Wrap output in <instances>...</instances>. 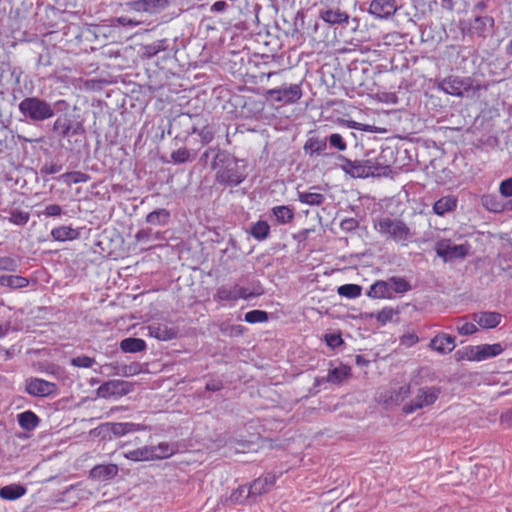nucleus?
<instances>
[{"mask_svg": "<svg viewBox=\"0 0 512 512\" xmlns=\"http://www.w3.org/2000/svg\"><path fill=\"white\" fill-rule=\"evenodd\" d=\"M25 390L34 397H49L56 394L57 385L41 378H30L26 380Z\"/></svg>", "mask_w": 512, "mask_h": 512, "instance_id": "9b49d317", "label": "nucleus"}, {"mask_svg": "<svg viewBox=\"0 0 512 512\" xmlns=\"http://www.w3.org/2000/svg\"><path fill=\"white\" fill-rule=\"evenodd\" d=\"M276 476L274 474L268 473L262 477L254 480L249 486L250 494L253 499L257 496L262 495L263 493L268 492L275 484Z\"/></svg>", "mask_w": 512, "mask_h": 512, "instance_id": "2eb2a0df", "label": "nucleus"}, {"mask_svg": "<svg viewBox=\"0 0 512 512\" xmlns=\"http://www.w3.org/2000/svg\"><path fill=\"white\" fill-rule=\"evenodd\" d=\"M397 314V311H395L391 307H384L379 312L372 314V317H375L378 322H380L382 325H385L386 323L392 321L394 315Z\"/></svg>", "mask_w": 512, "mask_h": 512, "instance_id": "3c124183", "label": "nucleus"}, {"mask_svg": "<svg viewBox=\"0 0 512 512\" xmlns=\"http://www.w3.org/2000/svg\"><path fill=\"white\" fill-rule=\"evenodd\" d=\"M118 466L116 464H99L90 470V478L93 480L105 482L113 479L118 474Z\"/></svg>", "mask_w": 512, "mask_h": 512, "instance_id": "a211bd4d", "label": "nucleus"}, {"mask_svg": "<svg viewBox=\"0 0 512 512\" xmlns=\"http://www.w3.org/2000/svg\"><path fill=\"white\" fill-rule=\"evenodd\" d=\"M481 204L486 210L493 213H500L505 209V204L496 194H484L481 197Z\"/></svg>", "mask_w": 512, "mask_h": 512, "instance_id": "c85d7f7f", "label": "nucleus"}, {"mask_svg": "<svg viewBox=\"0 0 512 512\" xmlns=\"http://www.w3.org/2000/svg\"><path fill=\"white\" fill-rule=\"evenodd\" d=\"M5 212L8 213L7 219L9 222L18 226H24L30 219V214L23 210L11 208L5 210Z\"/></svg>", "mask_w": 512, "mask_h": 512, "instance_id": "ea45409f", "label": "nucleus"}, {"mask_svg": "<svg viewBox=\"0 0 512 512\" xmlns=\"http://www.w3.org/2000/svg\"><path fill=\"white\" fill-rule=\"evenodd\" d=\"M374 228L387 240H392L403 247L408 246L414 237L406 223L397 218L381 217L374 222Z\"/></svg>", "mask_w": 512, "mask_h": 512, "instance_id": "f03ea898", "label": "nucleus"}, {"mask_svg": "<svg viewBox=\"0 0 512 512\" xmlns=\"http://www.w3.org/2000/svg\"><path fill=\"white\" fill-rule=\"evenodd\" d=\"M123 457L134 462L153 461L152 450L148 445L124 452Z\"/></svg>", "mask_w": 512, "mask_h": 512, "instance_id": "473e14b6", "label": "nucleus"}, {"mask_svg": "<svg viewBox=\"0 0 512 512\" xmlns=\"http://www.w3.org/2000/svg\"><path fill=\"white\" fill-rule=\"evenodd\" d=\"M340 227L343 231L350 232L358 227V221L354 218H346L341 221Z\"/></svg>", "mask_w": 512, "mask_h": 512, "instance_id": "0e129e2a", "label": "nucleus"}, {"mask_svg": "<svg viewBox=\"0 0 512 512\" xmlns=\"http://www.w3.org/2000/svg\"><path fill=\"white\" fill-rule=\"evenodd\" d=\"M171 161L174 164H182L190 161V152L186 148H180L171 153Z\"/></svg>", "mask_w": 512, "mask_h": 512, "instance_id": "864d4df0", "label": "nucleus"}, {"mask_svg": "<svg viewBox=\"0 0 512 512\" xmlns=\"http://www.w3.org/2000/svg\"><path fill=\"white\" fill-rule=\"evenodd\" d=\"M20 114L31 122H44L55 115L53 105L36 96L26 97L19 104Z\"/></svg>", "mask_w": 512, "mask_h": 512, "instance_id": "7ed1b4c3", "label": "nucleus"}, {"mask_svg": "<svg viewBox=\"0 0 512 512\" xmlns=\"http://www.w3.org/2000/svg\"><path fill=\"white\" fill-rule=\"evenodd\" d=\"M26 488L20 484H10L0 488V497L4 500L14 501L26 493Z\"/></svg>", "mask_w": 512, "mask_h": 512, "instance_id": "c756f323", "label": "nucleus"}, {"mask_svg": "<svg viewBox=\"0 0 512 512\" xmlns=\"http://www.w3.org/2000/svg\"><path fill=\"white\" fill-rule=\"evenodd\" d=\"M197 133L201 139V142L203 144H208L214 139L215 135V128L213 125H205L201 129H198V127L195 124L191 125V128L187 130V135L195 134Z\"/></svg>", "mask_w": 512, "mask_h": 512, "instance_id": "4c0bfd02", "label": "nucleus"}, {"mask_svg": "<svg viewBox=\"0 0 512 512\" xmlns=\"http://www.w3.org/2000/svg\"><path fill=\"white\" fill-rule=\"evenodd\" d=\"M206 390L216 392L223 388V383L220 380H211L206 383Z\"/></svg>", "mask_w": 512, "mask_h": 512, "instance_id": "338daca9", "label": "nucleus"}, {"mask_svg": "<svg viewBox=\"0 0 512 512\" xmlns=\"http://www.w3.org/2000/svg\"><path fill=\"white\" fill-rule=\"evenodd\" d=\"M477 346H466L462 349H459L455 353V358L457 361L468 360L477 362Z\"/></svg>", "mask_w": 512, "mask_h": 512, "instance_id": "09e8293b", "label": "nucleus"}, {"mask_svg": "<svg viewBox=\"0 0 512 512\" xmlns=\"http://www.w3.org/2000/svg\"><path fill=\"white\" fill-rule=\"evenodd\" d=\"M20 265V261L17 258L10 256L0 257V270L15 272Z\"/></svg>", "mask_w": 512, "mask_h": 512, "instance_id": "603ef678", "label": "nucleus"}, {"mask_svg": "<svg viewBox=\"0 0 512 512\" xmlns=\"http://www.w3.org/2000/svg\"><path fill=\"white\" fill-rule=\"evenodd\" d=\"M439 394L440 389L436 387L419 388L413 399L409 403L405 404L402 410L406 414L414 413L419 409L434 404L438 399Z\"/></svg>", "mask_w": 512, "mask_h": 512, "instance_id": "39448f33", "label": "nucleus"}, {"mask_svg": "<svg viewBox=\"0 0 512 512\" xmlns=\"http://www.w3.org/2000/svg\"><path fill=\"white\" fill-rule=\"evenodd\" d=\"M501 319L502 315L494 311H482L472 314L473 322L486 329L495 328L500 324Z\"/></svg>", "mask_w": 512, "mask_h": 512, "instance_id": "f3484780", "label": "nucleus"}, {"mask_svg": "<svg viewBox=\"0 0 512 512\" xmlns=\"http://www.w3.org/2000/svg\"><path fill=\"white\" fill-rule=\"evenodd\" d=\"M387 282L390 287V292L392 296L393 293L402 294L411 289V285L409 284V282L401 277H391L387 280Z\"/></svg>", "mask_w": 512, "mask_h": 512, "instance_id": "79ce46f5", "label": "nucleus"}, {"mask_svg": "<svg viewBox=\"0 0 512 512\" xmlns=\"http://www.w3.org/2000/svg\"><path fill=\"white\" fill-rule=\"evenodd\" d=\"M470 87L469 79L448 77L438 83V90L457 97H462Z\"/></svg>", "mask_w": 512, "mask_h": 512, "instance_id": "f8f14e48", "label": "nucleus"}, {"mask_svg": "<svg viewBox=\"0 0 512 512\" xmlns=\"http://www.w3.org/2000/svg\"><path fill=\"white\" fill-rule=\"evenodd\" d=\"M95 364V359L86 355L77 356L71 359V365L79 368H91Z\"/></svg>", "mask_w": 512, "mask_h": 512, "instance_id": "5fc2aeb1", "label": "nucleus"}, {"mask_svg": "<svg viewBox=\"0 0 512 512\" xmlns=\"http://www.w3.org/2000/svg\"><path fill=\"white\" fill-rule=\"evenodd\" d=\"M249 233L254 239L263 241L267 239L270 234V226L266 221L259 220L251 225Z\"/></svg>", "mask_w": 512, "mask_h": 512, "instance_id": "58836bf2", "label": "nucleus"}, {"mask_svg": "<svg viewBox=\"0 0 512 512\" xmlns=\"http://www.w3.org/2000/svg\"><path fill=\"white\" fill-rule=\"evenodd\" d=\"M132 390V384L124 380H110L103 383L97 389V395L101 398L121 397Z\"/></svg>", "mask_w": 512, "mask_h": 512, "instance_id": "1a4fd4ad", "label": "nucleus"}, {"mask_svg": "<svg viewBox=\"0 0 512 512\" xmlns=\"http://www.w3.org/2000/svg\"><path fill=\"white\" fill-rule=\"evenodd\" d=\"M271 213L279 224H288L294 219V210L288 205L274 206Z\"/></svg>", "mask_w": 512, "mask_h": 512, "instance_id": "f704fd0d", "label": "nucleus"}, {"mask_svg": "<svg viewBox=\"0 0 512 512\" xmlns=\"http://www.w3.org/2000/svg\"><path fill=\"white\" fill-rule=\"evenodd\" d=\"M487 25L491 28L494 26V19L491 16H476L472 24L473 31L482 36L487 30Z\"/></svg>", "mask_w": 512, "mask_h": 512, "instance_id": "a19ab883", "label": "nucleus"}, {"mask_svg": "<svg viewBox=\"0 0 512 512\" xmlns=\"http://www.w3.org/2000/svg\"><path fill=\"white\" fill-rule=\"evenodd\" d=\"M418 341L419 337L413 332L405 333L400 337V344L407 348L414 346Z\"/></svg>", "mask_w": 512, "mask_h": 512, "instance_id": "bf43d9fd", "label": "nucleus"}, {"mask_svg": "<svg viewBox=\"0 0 512 512\" xmlns=\"http://www.w3.org/2000/svg\"><path fill=\"white\" fill-rule=\"evenodd\" d=\"M166 39L158 40L150 45H147L145 50L148 57H153L157 55L160 51H163L166 49Z\"/></svg>", "mask_w": 512, "mask_h": 512, "instance_id": "6e6d98bb", "label": "nucleus"}, {"mask_svg": "<svg viewBox=\"0 0 512 512\" xmlns=\"http://www.w3.org/2000/svg\"><path fill=\"white\" fill-rule=\"evenodd\" d=\"M395 0H373L369 12L378 18H389L396 12Z\"/></svg>", "mask_w": 512, "mask_h": 512, "instance_id": "4468645a", "label": "nucleus"}, {"mask_svg": "<svg viewBox=\"0 0 512 512\" xmlns=\"http://www.w3.org/2000/svg\"><path fill=\"white\" fill-rule=\"evenodd\" d=\"M170 217L171 213L169 210L160 208L150 212L146 216L145 221L154 226H165L170 221Z\"/></svg>", "mask_w": 512, "mask_h": 512, "instance_id": "bb28decb", "label": "nucleus"}, {"mask_svg": "<svg viewBox=\"0 0 512 512\" xmlns=\"http://www.w3.org/2000/svg\"><path fill=\"white\" fill-rule=\"evenodd\" d=\"M61 169H62L61 165L56 164V163H50V164H46L43 167V172L46 174H56V173L60 172Z\"/></svg>", "mask_w": 512, "mask_h": 512, "instance_id": "774afa93", "label": "nucleus"}, {"mask_svg": "<svg viewBox=\"0 0 512 512\" xmlns=\"http://www.w3.org/2000/svg\"><path fill=\"white\" fill-rule=\"evenodd\" d=\"M320 17L323 21L329 23V24H343L347 23L349 16L347 13L337 10H322L320 12Z\"/></svg>", "mask_w": 512, "mask_h": 512, "instance_id": "72a5a7b5", "label": "nucleus"}, {"mask_svg": "<svg viewBox=\"0 0 512 512\" xmlns=\"http://www.w3.org/2000/svg\"><path fill=\"white\" fill-rule=\"evenodd\" d=\"M167 0H136L131 6L138 12L153 13L159 8H163Z\"/></svg>", "mask_w": 512, "mask_h": 512, "instance_id": "a878e982", "label": "nucleus"}, {"mask_svg": "<svg viewBox=\"0 0 512 512\" xmlns=\"http://www.w3.org/2000/svg\"><path fill=\"white\" fill-rule=\"evenodd\" d=\"M435 252L444 262L463 259L467 256L469 247L464 244L456 245L450 239H441L435 244Z\"/></svg>", "mask_w": 512, "mask_h": 512, "instance_id": "0eeeda50", "label": "nucleus"}, {"mask_svg": "<svg viewBox=\"0 0 512 512\" xmlns=\"http://www.w3.org/2000/svg\"><path fill=\"white\" fill-rule=\"evenodd\" d=\"M53 132L61 138H70L72 136L84 133V127L81 122L73 121L68 116H60L53 123Z\"/></svg>", "mask_w": 512, "mask_h": 512, "instance_id": "6e6552de", "label": "nucleus"}, {"mask_svg": "<svg viewBox=\"0 0 512 512\" xmlns=\"http://www.w3.org/2000/svg\"><path fill=\"white\" fill-rule=\"evenodd\" d=\"M262 294V291H250L248 288L242 287L237 283L224 284L216 289L213 296L214 301L222 305H235L239 299L249 300Z\"/></svg>", "mask_w": 512, "mask_h": 512, "instance_id": "20e7f679", "label": "nucleus"}, {"mask_svg": "<svg viewBox=\"0 0 512 512\" xmlns=\"http://www.w3.org/2000/svg\"><path fill=\"white\" fill-rule=\"evenodd\" d=\"M90 179V176L85 174V173H82V172H79V171H75V172H67V173H64L62 174L60 177H59V180L65 184H76V183H85L87 182L88 180Z\"/></svg>", "mask_w": 512, "mask_h": 512, "instance_id": "a18cd8bd", "label": "nucleus"}, {"mask_svg": "<svg viewBox=\"0 0 512 512\" xmlns=\"http://www.w3.org/2000/svg\"><path fill=\"white\" fill-rule=\"evenodd\" d=\"M367 296L373 299L388 298L391 299L392 295L387 281H376L372 284L367 292Z\"/></svg>", "mask_w": 512, "mask_h": 512, "instance_id": "cd10ccee", "label": "nucleus"}, {"mask_svg": "<svg viewBox=\"0 0 512 512\" xmlns=\"http://www.w3.org/2000/svg\"><path fill=\"white\" fill-rule=\"evenodd\" d=\"M211 168L216 170V181L225 186H237L246 178L245 166L226 151L215 153Z\"/></svg>", "mask_w": 512, "mask_h": 512, "instance_id": "f257e3e1", "label": "nucleus"}, {"mask_svg": "<svg viewBox=\"0 0 512 512\" xmlns=\"http://www.w3.org/2000/svg\"><path fill=\"white\" fill-rule=\"evenodd\" d=\"M351 375V368L347 365H340L333 369H330L325 380L331 384H341Z\"/></svg>", "mask_w": 512, "mask_h": 512, "instance_id": "393cba45", "label": "nucleus"}, {"mask_svg": "<svg viewBox=\"0 0 512 512\" xmlns=\"http://www.w3.org/2000/svg\"><path fill=\"white\" fill-rule=\"evenodd\" d=\"M337 159L341 162V169L348 175L354 178H366L374 174L377 168L371 160L365 161H352L343 155H339Z\"/></svg>", "mask_w": 512, "mask_h": 512, "instance_id": "423d86ee", "label": "nucleus"}, {"mask_svg": "<svg viewBox=\"0 0 512 512\" xmlns=\"http://www.w3.org/2000/svg\"><path fill=\"white\" fill-rule=\"evenodd\" d=\"M327 147L335 149L337 151H345L347 149V143L344 137L339 133H332L326 136Z\"/></svg>", "mask_w": 512, "mask_h": 512, "instance_id": "49530a36", "label": "nucleus"}, {"mask_svg": "<svg viewBox=\"0 0 512 512\" xmlns=\"http://www.w3.org/2000/svg\"><path fill=\"white\" fill-rule=\"evenodd\" d=\"M318 190H320V187L313 186L309 191H298V200L305 205L320 206L324 203L325 196Z\"/></svg>", "mask_w": 512, "mask_h": 512, "instance_id": "6ab92c4d", "label": "nucleus"}, {"mask_svg": "<svg viewBox=\"0 0 512 512\" xmlns=\"http://www.w3.org/2000/svg\"><path fill=\"white\" fill-rule=\"evenodd\" d=\"M120 349L124 353H138L147 349L146 342L141 338L128 337L121 340Z\"/></svg>", "mask_w": 512, "mask_h": 512, "instance_id": "5701e85b", "label": "nucleus"}, {"mask_svg": "<svg viewBox=\"0 0 512 512\" xmlns=\"http://www.w3.org/2000/svg\"><path fill=\"white\" fill-rule=\"evenodd\" d=\"M28 284V279L20 275H0V286L19 289L27 287Z\"/></svg>", "mask_w": 512, "mask_h": 512, "instance_id": "e433bc0d", "label": "nucleus"}, {"mask_svg": "<svg viewBox=\"0 0 512 512\" xmlns=\"http://www.w3.org/2000/svg\"><path fill=\"white\" fill-rule=\"evenodd\" d=\"M475 322H466L460 326L457 327V331L459 332V334L461 335H471L475 332H477V327L476 325L474 324Z\"/></svg>", "mask_w": 512, "mask_h": 512, "instance_id": "e2e57ef3", "label": "nucleus"}, {"mask_svg": "<svg viewBox=\"0 0 512 512\" xmlns=\"http://www.w3.org/2000/svg\"><path fill=\"white\" fill-rule=\"evenodd\" d=\"M457 207V199L454 196H444L437 200L433 205V211L439 216H444L448 212H452Z\"/></svg>", "mask_w": 512, "mask_h": 512, "instance_id": "b1692460", "label": "nucleus"}, {"mask_svg": "<svg viewBox=\"0 0 512 512\" xmlns=\"http://www.w3.org/2000/svg\"><path fill=\"white\" fill-rule=\"evenodd\" d=\"M303 149L304 152L310 156L324 154L327 149L326 137H309Z\"/></svg>", "mask_w": 512, "mask_h": 512, "instance_id": "aec40b11", "label": "nucleus"}, {"mask_svg": "<svg viewBox=\"0 0 512 512\" xmlns=\"http://www.w3.org/2000/svg\"><path fill=\"white\" fill-rule=\"evenodd\" d=\"M51 236L55 241L64 242L76 239L79 236V233L77 230L69 226H59L52 229Z\"/></svg>", "mask_w": 512, "mask_h": 512, "instance_id": "c9c22d12", "label": "nucleus"}, {"mask_svg": "<svg viewBox=\"0 0 512 512\" xmlns=\"http://www.w3.org/2000/svg\"><path fill=\"white\" fill-rule=\"evenodd\" d=\"M191 121H192V117L190 115H182V116H179L178 118H175L169 124L168 134L169 135L173 134V130H174L176 125L189 126Z\"/></svg>", "mask_w": 512, "mask_h": 512, "instance_id": "13d9d810", "label": "nucleus"}, {"mask_svg": "<svg viewBox=\"0 0 512 512\" xmlns=\"http://www.w3.org/2000/svg\"><path fill=\"white\" fill-rule=\"evenodd\" d=\"M147 329L148 335L159 341H169L178 335V328L168 323H153Z\"/></svg>", "mask_w": 512, "mask_h": 512, "instance_id": "ddd939ff", "label": "nucleus"}, {"mask_svg": "<svg viewBox=\"0 0 512 512\" xmlns=\"http://www.w3.org/2000/svg\"><path fill=\"white\" fill-rule=\"evenodd\" d=\"M325 342L327 346L332 349H335L343 344V339L340 334H327L325 335Z\"/></svg>", "mask_w": 512, "mask_h": 512, "instance_id": "052dcab7", "label": "nucleus"}, {"mask_svg": "<svg viewBox=\"0 0 512 512\" xmlns=\"http://www.w3.org/2000/svg\"><path fill=\"white\" fill-rule=\"evenodd\" d=\"M429 347L440 354L449 353L455 348V337L445 333L437 334L431 339Z\"/></svg>", "mask_w": 512, "mask_h": 512, "instance_id": "dca6fc26", "label": "nucleus"}, {"mask_svg": "<svg viewBox=\"0 0 512 512\" xmlns=\"http://www.w3.org/2000/svg\"><path fill=\"white\" fill-rule=\"evenodd\" d=\"M146 426L132 422L112 423L110 431L116 437H121L129 433L145 430Z\"/></svg>", "mask_w": 512, "mask_h": 512, "instance_id": "412c9836", "label": "nucleus"}, {"mask_svg": "<svg viewBox=\"0 0 512 512\" xmlns=\"http://www.w3.org/2000/svg\"><path fill=\"white\" fill-rule=\"evenodd\" d=\"M503 347L500 343L494 344H481L477 345V362L496 357L503 352Z\"/></svg>", "mask_w": 512, "mask_h": 512, "instance_id": "4be33fe9", "label": "nucleus"}, {"mask_svg": "<svg viewBox=\"0 0 512 512\" xmlns=\"http://www.w3.org/2000/svg\"><path fill=\"white\" fill-rule=\"evenodd\" d=\"M43 214L47 217H56L62 214V207L58 204H50L48 205Z\"/></svg>", "mask_w": 512, "mask_h": 512, "instance_id": "69168bd1", "label": "nucleus"}, {"mask_svg": "<svg viewBox=\"0 0 512 512\" xmlns=\"http://www.w3.org/2000/svg\"><path fill=\"white\" fill-rule=\"evenodd\" d=\"M141 372V365L138 362H134L127 365H121L118 367L116 374L124 377H130L137 375Z\"/></svg>", "mask_w": 512, "mask_h": 512, "instance_id": "8fccbe9b", "label": "nucleus"}, {"mask_svg": "<svg viewBox=\"0 0 512 512\" xmlns=\"http://www.w3.org/2000/svg\"><path fill=\"white\" fill-rule=\"evenodd\" d=\"M252 499L253 497L250 494L248 486H239L236 490H234L228 501L231 504H243L246 500Z\"/></svg>", "mask_w": 512, "mask_h": 512, "instance_id": "c03bdc74", "label": "nucleus"}, {"mask_svg": "<svg viewBox=\"0 0 512 512\" xmlns=\"http://www.w3.org/2000/svg\"><path fill=\"white\" fill-rule=\"evenodd\" d=\"M410 392V386L409 385H403L399 387L398 389H395L391 391L390 394V400L393 402H402L406 397L408 396Z\"/></svg>", "mask_w": 512, "mask_h": 512, "instance_id": "4d7b16f0", "label": "nucleus"}, {"mask_svg": "<svg viewBox=\"0 0 512 512\" xmlns=\"http://www.w3.org/2000/svg\"><path fill=\"white\" fill-rule=\"evenodd\" d=\"M499 192L503 197L512 196V177L503 180L499 185Z\"/></svg>", "mask_w": 512, "mask_h": 512, "instance_id": "680f3d73", "label": "nucleus"}, {"mask_svg": "<svg viewBox=\"0 0 512 512\" xmlns=\"http://www.w3.org/2000/svg\"><path fill=\"white\" fill-rule=\"evenodd\" d=\"M19 426L24 430H34L40 422L39 417L32 411L27 410L17 415Z\"/></svg>", "mask_w": 512, "mask_h": 512, "instance_id": "7c9ffc66", "label": "nucleus"}, {"mask_svg": "<svg viewBox=\"0 0 512 512\" xmlns=\"http://www.w3.org/2000/svg\"><path fill=\"white\" fill-rule=\"evenodd\" d=\"M269 98L276 102L295 103L302 96L300 84H291L280 88L270 89L267 91Z\"/></svg>", "mask_w": 512, "mask_h": 512, "instance_id": "9d476101", "label": "nucleus"}, {"mask_svg": "<svg viewBox=\"0 0 512 512\" xmlns=\"http://www.w3.org/2000/svg\"><path fill=\"white\" fill-rule=\"evenodd\" d=\"M153 460H161L171 457L176 452V447L168 442H161L158 445H150Z\"/></svg>", "mask_w": 512, "mask_h": 512, "instance_id": "2f4dec72", "label": "nucleus"}, {"mask_svg": "<svg viewBox=\"0 0 512 512\" xmlns=\"http://www.w3.org/2000/svg\"><path fill=\"white\" fill-rule=\"evenodd\" d=\"M337 293L341 297L355 299L361 296L362 287L358 284H344L337 288Z\"/></svg>", "mask_w": 512, "mask_h": 512, "instance_id": "37998d69", "label": "nucleus"}, {"mask_svg": "<svg viewBox=\"0 0 512 512\" xmlns=\"http://www.w3.org/2000/svg\"><path fill=\"white\" fill-rule=\"evenodd\" d=\"M269 319L268 313L263 310H251L244 316V320L250 324L264 323Z\"/></svg>", "mask_w": 512, "mask_h": 512, "instance_id": "de8ad7c7", "label": "nucleus"}]
</instances>
